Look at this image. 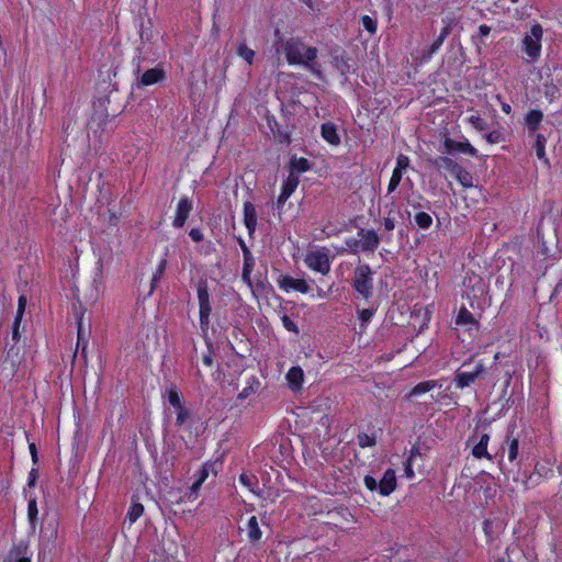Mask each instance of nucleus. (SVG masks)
Returning <instances> with one entry per match:
<instances>
[{
	"label": "nucleus",
	"instance_id": "obj_42",
	"mask_svg": "<svg viewBox=\"0 0 562 562\" xmlns=\"http://www.w3.org/2000/svg\"><path fill=\"white\" fill-rule=\"evenodd\" d=\"M409 165V159L407 156L405 155H398L397 159H396V167L394 170H398L400 173H403V171L405 169H407Z\"/></svg>",
	"mask_w": 562,
	"mask_h": 562
},
{
	"label": "nucleus",
	"instance_id": "obj_23",
	"mask_svg": "<svg viewBox=\"0 0 562 562\" xmlns=\"http://www.w3.org/2000/svg\"><path fill=\"white\" fill-rule=\"evenodd\" d=\"M432 165L437 168H443L451 172L452 175L456 172L458 167L460 166L458 162H456L453 159L447 157V156H440L435 158L432 161Z\"/></svg>",
	"mask_w": 562,
	"mask_h": 562
},
{
	"label": "nucleus",
	"instance_id": "obj_64",
	"mask_svg": "<svg viewBox=\"0 0 562 562\" xmlns=\"http://www.w3.org/2000/svg\"><path fill=\"white\" fill-rule=\"evenodd\" d=\"M502 109H503V111H504L505 113H507V114H508V113H510V110H512L510 105H509V104H507V103H504V104H503V106H502Z\"/></svg>",
	"mask_w": 562,
	"mask_h": 562
},
{
	"label": "nucleus",
	"instance_id": "obj_31",
	"mask_svg": "<svg viewBox=\"0 0 562 562\" xmlns=\"http://www.w3.org/2000/svg\"><path fill=\"white\" fill-rule=\"evenodd\" d=\"M144 513V506L140 503H134L127 512V518L131 524L135 522Z\"/></svg>",
	"mask_w": 562,
	"mask_h": 562
},
{
	"label": "nucleus",
	"instance_id": "obj_36",
	"mask_svg": "<svg viewBox=\"0 0 562 562\" xmlns=\"http://www.w3.org/2000/svg\"><path fill=\"white\" fill-rule=\"evenodd\" d=\"M37 515H38V509H37L36 499L32 498V499L29 501V504H27V516H29L30 522L33 526L35 525V521L37 519Z\"/></svg>",
	"mask_w": 562,
	"mask_h": 562
},
{
	"label": "nucleus",
	"instance_id": "obj_3",
	"mask_svg": "<svg viewBox=\"0 0 562 562\" xmlns=\"http://www.w3.org/2000/svg\"><path fill=\"white\" fill-rule=\"evenodd\" d=\"M471 362L472 359L470 361L463 362L461 369L456 372L454 383L457 387H468L484 374L485 367L482 361H477L472 370H465L471 364Z\"/></svg>",
	"mask_w": 562,
	"mask_h": 562
},
{
	"label": "nucleus",
	"instance_id": "obj_39",
	"mask_svg": "<svg viewBox=\"0 0 562 562\" xmlns=\"http://www.w3.org/2000/svg\"><path fill=\"white\" fill-rule=\"evenodd\" d=\"M361 23H362V26L371 34H375L376 33V22L370 18L369 15H363L361 18Z\"/></svg>",
	"mask_w": 562,
	"mask_h": 562
},
{
	"label": "nucleus",
	"instance_id": "obj_4",
	"mask_svg": "<svg viewBox=\"0 0 562 562\" xmlns=\"http://www.w3.org/2000/svg\"><path fill=\"white\" fill-rule=\"evenodd\" d=\"M199 312H200V326L202 331L206 333L210 325V315L212 312L209 286L206 280H200L196 285Z\"/></svg>",
	"mask_w": 562,
	"mask_h": 562
},
{
	"label": "nucleus",
	"instance_id": "obj_1",
	"mask_svg": "<svg viewBox=\"0 0 562 562\" xmlns=\"http://www.w3.org/2000/svg\"><path fill=\"white\" fill-rule=\"evenodd\" d=\"M285 58L291 65H302L318 78H322L321 65L315 63L317 48L306 46L297 38H290L283 45Z\"/></svg>",
	"mask_w": 562,
	"mask_h": 562
},
{
	"label": "nucleus",
	"instance_id": "obj_28",
	"mask_svg": "<svg viewBox=\"0 0 562 562\" xmlns=\"http://www.w3.org/2000/svg\"><path fill=\"white\" fill-rule=\"evenodd\" d=\"M237 55L245 59L248 65H251L255 57V52L249 48L245 43H239L237 46Z\"/></svg>",
	"mask_w": 562,
	"mask_h": 562
},
{
	"label": "nucleus",
	"instance_id": "obj_6",
	"mask_svg": "<svg viewBox=\"0 0 562 562\" xmlns=\"http://www.w3.org/2000/svg\"><path fill=\"white\" fill-rule=\"evenodd\" d=\"M305 263L310 269L323 276H326L330 270L329 258L325 250H316L307 254Z\"/></svg>",
	"mask_w": 562,
	"mask_h": 562
},
{
	"label": "nucleus",
	"instance_id": "obj_34",
	"mask_svg": "<svg viewBox=\"0 0 562 562\" xmlns=\"http://www.w3.org/2000/svg\"><path fill=\"white\" fill-rule=\"evenodd\" d=\"M456 323L458 325L474 324L475 319H474L472 313H470L465 307H462L459 311Z\"/></svg>",
	"mask_w": 562,
	"mask_h": 562
},
{
	"label": "nucleus",
	"instance_id": "obj_11",
	"mask_svg": "<svg viewBox=\"0 0 562 562\" xmlns=\"http://www.w3.org/2000/svg\"><path fill=\"white\" fill-rule=\"evenodd\" d=\"M299 182V176L294 175V172H290L286 180L283 182L282 191L278 198V207H281V205L284 204L285 201L291 196V194L295 191Z\"/></svg>",
	"mask_w": 562,
	"mask_h": 562
},
{
	"label": "nucleus",
	"instance_id": "obj_50",
	"mask_svg": "<svg viewBox=\"0 0 562 562\" xmlns=\"http://www.w3.org/2000/svg\"><path fill=\"white\" fill-rule=\"evenodd\" d=\"M210 468H211V465L204 464L203 468L200 470L199 477H198V480L200 482L203 483L206 480V477L209 476V473H210Z\"/></svg>",
	"mask_w": 562,
	"mask_h": 562
},
{
	"label": "nucleus",
	"instance_id": "obj_13",
	"mask_svg": "<svg viewBox=\"0 0 562 562\" xmlns=\"http://www.w3.org/2000/svg\"><path fill=\"white\" fill-rule=\"evenodd\" d=\"M360 237V247L362 250L374 251L380 243V238L373 229H360L358 233Z\"/></svg>",
	"mask_w": 562,
	"mask_h": 562
},
{
	"label": "nucleus",
	"instance_id": "obj_7",
	"mask_svg": "<svg viewBox=\"0 0 562 562\" xmlns=\"http://www.w3.org/2000/svg\"><path fill=\"white\" fill-rule=\"evenodd\" d=\"M22 361L20 348L11 346L7 350V355L2 362V371H7L8 375H13L16 372L19 364Z\"/></svg>",
	"mask_w": 562,
	"mask_h": 562
},
{
	"label": "nucleus",
	"instance_id": "obj_48",
	"mask_svg": "<svg viewBox=\"0 0 562 562\" xmlns=\"http://www.w3.org/2000/svg\"><path fill=\"white\" fill-rule=\"evenodd\" d=\"M373 315V310L364 308L359 312V319L362 324L368 323Z\"/></svg>",
	"mask_w": 562,
	"mask_h": 562
},
{
	"label": "nucleus",
	"instance_id": "obj_52",
	"mask_svg": "<svg viewBox=\"0 0 562 562\" xmlns=\"http://www.w3.org/2000/svg\"><path fill=\"white\" fill-rule=\"evenodd\" d=\"M283 321V325L284 327L288 329V330H292V331H295L297 333V327L296 325L288 317V316H283L282 318Z\"/></svg>",
	"mask_w": 562,
	"mask_h": 562
},
{
	"label": "nucleus",
	"instance_id": "obj_63",
	"mask_svg": "<svg viewBox=\"0 0 562 562\" xmlns=\"http://www.w3.org/2000/svg\"><path fill=\"white\" fill-rule=\"evenodd\" d=\"M415 456H420L418 448L412 450L411 457L408 459L412 461Z\"/></svg>",
	"mask_w": 562,
	"mask_h": 562
},
{
	"label": "nucleus",
	"instance_id": "obj_47",
	"mask_svg": "<svg viewBox=\"0 0 562 562\" xmlns=\"http://www.w3.org/2000/svg\"><path fill=\"white\" fill-rule=\"evenodd\" d=\"M336 68L341 72V75H346L349 71V64L344 58H335Z\"/></svg>",
	"mask_w": 562,
	"mask_h": 562
},
{
	"label": "nucleus",
	"instance_id": "obj_55",
	"mask_svg": "<svg viewBox=\"0 0 562 562\" xmlns=\"http://www.w3.org/2000/svg\"><path fill=\"white\" fill-rule=\"evenodd\" d=\"M239 482H240L243 485L247 486V487H250V485H251V479H250V476H248V475H247V474H245V473L240 474V476H239Z\"/></svg>",
	"mask_w": 562,
	"mask_h": 562
},
{
	"label": "nucleus",
	"instance_id": "obj_40",
	"mask_svg": "<svg viewBox=\"0 0 562 562\" xmlns=\"http://www.w3.org/2000/svg\"><path fill=\"white\" fill-rule=\"evenodd\" d=\"M469 123L476 128L477 131H484L487 128V123L480 115H471L469 117Z\"/></svg>",
	"mask_w": 562,
	"mask_h": 562
},
{
	"label": "nucleus",
	"instance_id": "obj_56",
	"mask_svg": "<svg viewBox=\"0 0 562 562\" xmlns=\"http://www.w3.org/2000/svg\"><path fill=\"white\" fill-rule=\"evenodd\" d=\"M384 227L386 231H393L395 228V222L393 218H384Z\"/></svg>",
	"mask_w": 562,
	"mask_h": 562
},
{
	"label": "nucleus",
	"instance_id": "obj_46",
	"mask_svg": "<svg viewBox=\"0 0 562 562\" xmlns=\"http://www.w3.org/2000/svg\"><path fill=\"white\" fill-rule=\"evenodd\" d=\"M21 321L22 318H14V322H13V326H12V339L14 341H19L20 338H21V335H20V325H21Z\"/></svg>",
	"mask_w": 562,
	"mask_h": 562
},
{
	"label": "nucleus",
	"instance_id": "obj_5",
	"mask_svg": "<svg viewBox=\"0 0 562 562\" xmlns=\"http://www.w3.org/2000/svg\"><path fill=\"white\" fill-rule=\"evenodd\" d=\"M542 35V26L533 24L522 40L524 50L531 60H536L540 56Z\"/></svg>",
	"mask_w": 562,
	"mask_h": 562
},
{
	"label": "nucleus",
	"instance_id": "obj_12",
	"mask_svg": "<svg viewBox=\"0 0 562 562\" xmlns=\"http://www.w3.org/2000/svg\"><path fill=\"white\" fill-rule=\"evenodd\" d=\"M165 78V71L162 68L155 67L146 70L138 79L137 88L150 86L161 81Z\"/></svg>",
	"mask_w": 562,
	"mask_h": 562
},
{
	"label": "nucleus",
	"instance_id": "obj_41",
	"mask_svg": "<svg viewBox=\"0 0 562 562\" xmlns=\"http://www.w3.org/2000/svg\"><path fill=\"white\" fill-rule=\"evenodd\" d=\"M403 173H400L398 170H393L392 177L389 182L387 193H392L398 187L402 180Z\"/></svg>",
	"mask_w": 562,
	"mask_h": 562
},
{
	"label": "nucleus",
	"instance_id": "obj_29",
	"mask_svg": "<svg viewBox=\"0 0 562 562\" xmlns=\"http://www.w3.org/2000/svg\"><path fill=\"white\" fill-rule=\"evenodd\" d=\"M505 443L508 448V459L509 461H514L518 456L519 441L517 438H510L509 436L506 438Z\"/></svg>",
	"mask_w": 562,
	"mask_h": 562
},
{
	"label": "nucleus",
	"instance_id": "obj_24",
	"mask_svg": "<svg viewBox=\"0 0 562 562\" xmlns=\"http://www.w3.org/2000/svg\"><path fill=\"white\" fill-rule=\"evenodd\" d=\"M521 559V550L517 544H514L506 549L505 555L498 558L497 562H520Z\"/></svg>",
	"mask_w": 562,
	"mask_h": 562
},
{
	"label": "nucleus",
	"instance_id": "obj_20",
	"mask_svg": "<svg viewBox=\"0 0 562 562\" xmlns=\"http://www.w3.org/2000/svg\"><path fill=\"white\" fill-rule=\"evenodd\" d=\"M323 138L331 145H339L340 137L337 134V128L333 123H324L321 127Z\"/></svg>",
	"mask_w": 562,
	"mask_h": 562
},
{
	"label": "nucleus",
	"instance_id": "obj_53",
	"mask_svg": "<svg viewBox=\"0 0 562 562\" xmlns=\"http://www.w3.org/2000/svg\"><path fill=\"white\" fill-rule=\"evenodd\" d=\"M202 484H203L202 482H200L199 480H196V481L191 485V487H190V494H189V497H192V496L196 497V495H198V491H199V488L201 487V485H202Z\"/></svg>",
	"mask_w": 562,
	"mask_h": 562
},
{
	"label": "nucleus",
	"instance_id": "obj_62",
	"mask_svg": "<svg viewBox=\"0 0 562 562\" xmlns=\"http://www.w3.org/2000/svg\"><path fill=\"white\" fill-rule=\"evenodd\" d=\"M405 472H406V475L409 476V477L414 475V472L412 470V461H411V459H408L407 462H406Z\"/></svg>",
	"mask_w": 562,
	"mask_h": 562
},
{
	"label": "nucleus",
	"instance_id": "obj_54",
	"mask_svg": "<svg viewBox=\"0 0 562 562\" xmlns=\"http://www.w3.org/2000/svg\"><path fill=\"white\" fill-rule=\"evenodd\" d=\"M77 323H78V344H77V347H78L81 342H83V346H82V352H85L87 341H83V337H82V333H81V325H82L81 319H78V322H77Z\"/></svg>",
	"mask_w": 562,
	"mask_h": 562
},
{
	"label": "nucleus",
	"instance_id": "obj_59",
	"mask_svg": "<svg viewBox=\"0 0 562 562\" xmlns=\"http://www.w3.org/2000/svg\"><path fill=\"white\" fill-rule=\"evenodd\" d=\"M491 32V27L485 25V24H482L480 27H479V34L481 36H487Z\"/></svg>",
	"mask_w": 562,
	"mask_h": 562
},
{
	"label": "nucleus",
	"instance_id": "obj_35",
	"mask_svg": "<svg viewBox=\"0 0 562 562\" xmlns=\"http://www.w3.org/2000/svg\"><path fill=\"white\" fill-rule=\"evenodd\" d=\"M546 143H547L546 137L542 134H537L535 147H536V155L539 159H546V151H544Z\"/></svg>",
	"mask_w": 562,
	"mask_h": 562
},
{
	"label": "nucleus",
	"instance_id": "obj_32",
	"mask_svg": "<svg viewBox=\"0 0 562 562\" xmlns=\"http://www.w3.org/2000/svg\"><path fill=\"white\" fill-rule=\"evenodd\" d=\"M252 267H254L252 259L246 257L245 260H244L241 279H243L244 282L247 283L248 286H251L250 274H251V271H252Z\"/></svg>",
	"mask_w": 562,
	"mask_h": 562
},
{
	"label": "nucleus",
	"instance_id": "obj_33",
	"mask_svg": "<svg viewBox=\"0 0 562 562\" xmlns=\"http://www.w3.org/2000/svg\"><path fill=\"white\" fill-rule=\"evenodd\" d=\"M166 267H167V260L164 258L160 260L155 273L153 274V278H151V288H150V292L154 291L156 284L159 282V280L161 279L165 270H166Z\"/></svg>",
	"mask_w": 562,
	"mask_h": 562
},
{
	"label": "nucleus",
	"instance_id": "obj_9",
	"mask_svg": "<svg viewBox=\"0 0 562 562\" xmlns=\"http://www.w3.org/2000/svg\"><path fill=\"white\" fill-rule=\"evenodd\" d=\"M279 286L284 291L289 292L290 290H294L301 293H307L311 288L307 282L303 279H294L290 276H282L278 280Z\"/></svg>",
	"mask_w": 562,
	"mask_h": 562
},
{
	"label": "nucleus",
	"instance_id": "obj_30",
	"mask_svg": "<svg viewBox=\"0 0 562 562\" xmlns=\"http://www.w3.org/2000/svg\"><path fill=\"white\" fill-rule=\"evenodd\" d=\"M414 220H415V223L418 225V227H420L423 229L429 228L432 224L431 216L426 212H418L415 215Z\"/></svg>",
	"mask_w": 562,
	"mask_h": 562
},
{
	"label": "nucleus",
	"instance_id": "obj_57",
	"mask_svg": "<svg viewBox=\"0 0 562 562\" xmlns=\"http://www.w3.org/2000/svg\"><path fill=\"white\" fill-rule=\"evenodd\" d=\"M29 448H30V452L32 456V461H33V463H36L37 462V450H36L35 443H33V442L30 443Z\"/></svg>",
	"mask_w": 562,
	"mask_h": 562
},
{
	"label": "nucleus",
	"instance_id": "obj_58",
	"mask_svg": "<svg viewBox=\"0 0 562 562\" xmlns=\"http://www.w3.org/2000/svg\"><path fill=\"white\" fill-rule=\"evenodd\" d=\"M202 361L205 366L211 367L213 364V358L211 351L203 356Z\"/></svg>",
	"mask_w": 562,
	"mask_h": 562
},
{
	"label": "nucleus",
	"instance_id": "obj_21",
	"mask_svg": "<svg viewBox=\"0 0 562 562\" xmlns=\"http://www.w3.org/2000/svg\"><path fill=\"white\" fill-rule=\"evenodd\" d=\"M247 536H248V540L251 543L260 541V539L262 537V532L259 528L257 518L255 516L250 517L247 522Z\"/></svg>",
	"mask_w": 562,
	"mask_h": 562
},
{
	"label": "nucleus",
	"instance_id": "obj_14",
	"mask_svg": "<svg viewBox=\"0 0 562 562\" xmlns=\"http://www.w3.org/2000/svg\"><path fill=\"white\" fill-rule=\"evenodd\" d=\"M445 26L442 27L439 36L434 41V43L430 45L428 50L424 53L423 58L424 59H430L431 56L440 48L445 40L448 37V35L451 33V20H443Z\"/></svg>",
	"mask_w": 562,
	"mask_h": 562
},
{
	"label": "nucleus",
	"instance_id": "obj_49",
	"mask_svg": "<svg viewBox=\"0 0 562 562\" xmlns=\"http://www.w3.org/2000/svg\"><path fill=\"white\" fill-rule=\"evenodd\" d=\"M364 485L370 491H374L379 487V483H376L375 479L370 475L364 476Z\"/></svg>",
	"mask_w": 562,
	"mask_h": 562
},
{
	"label": "nucleus",
	"instance_id": "obj_43",
	"mask_svg": "<svg viewBox=\"0 0 562 562\" xmlns=\"http://www.w3.org/2000/svg\"><path fill=\"white\" fill-rule=\"evenodd\" d=\"M176 409H177V412H178V413H177V420H176V423H177V425H178V426H181V425H183V424L188 420V418H189L190 414H189V412L183 407V405H182V406H180V407H178V408H176Z\"/></svg>",
	"mask_w": 562,
	"mask_h": 562
},
{
	"label": "nucleus",
	"instance_id": "obj_10",
	"mask_svg": "<svg viewBox=\"0 0 562 562\" xmlns=\"http://www.w3.org/2000/svg\"><path fill=\"white\" fill-rule=\"evenodd\" d=\"M192 211V202L189 198L183 196L179 200L176 216L172 222V225L177 228H180L184 225L187 218L189 217L190 212Z\"/></svg>",
	"mask_w": 562,
	"mask_h": 562
},
{
	"label": "nucleus",
	"instance_id": "obj_45",
	"mask_svg": "<svg viewBox=\"0 0 562 562\" xmlns=\"http://www.w3.org/2000/svg\"><path fill=\"white\" fill-rule=\"evenodd\" d=\"M26 306V296L21 295L18 301V311H16V318H22L25 312Z\"/></svg>",
	"mask_w": 562,
	"mask_h": 562
},
{
	"label": "nucleus",
	"instance_id": "obj_16",
	"mask_svg": "<svg viewBox=\"0 0 562 562\" xmlns=\"http://www.w3.org/2000/svg\"><path fill=\"white\" fill-rule=\"evenodd\" d=\"M244 223L249 235H251L257 227V213L255 205L251 202L244 203Z\"/></svg>",
	"mask_w": 562,
	"mask_h": 562
},
{
	"label": "nucleus",
	"instance_id": "obj_27",
	"mask_svg": "<svg viewBox=\"0 0 562 562\" xmlns=\"http://www.w3.org/2000/svg\"><path fill=\"white\" fill-rule=\"evenodd\" d=\"M310 167V161L306 158L292 159L290 172L299 176V173L307 171Z\"/></svg>",
	"mask_w": 562,
	"mask_h": 562
},
{
	"label": "nucleus",
	"instance_id": "obj_51",
	"mask_svg": "<svg viewBox=\"0 0 562 562\" xmlns=\"http://www.w3.org/2000/svg\"><path fill=\"white\" fill-rule=\"evenodd\" d=\"M189 235L196 243L203 240V234L199 228H192Z\"/></svg>",
	"mask_w": 562,
	"mask_h": 562
},
{
	"label": "nucleus",
	"instance_id": "obj_38",
	"mask_svg": "<svg viewBox=\"0 0 562 562\" xmlns=\"http://www.w3.org/2000/svg\"><path fill=\"white\" fill-rule=\"evenodd\" d=\"M167 395H168V401H169L170 405H172L175 408L182 406L181 397H180L178 391L176 390V387L169 389L167 391Z\"/></svg>",
	"mask_w": 562,
	"mask_h": 562
},
{
	"label": "nucleus",
	"instance_id": "obj_15",
	"mask_svg": "<svg viewBox=\"0 0 562 562\" xmlns=\"http://www.w3.org/2000/svg\"><path fill=\"white\" fill-rule=\"evenodd\" d=\"M396 487L395 471L389 469L384 472L383 477L379 482V492L383 496L390 495Z\"/></svg>",
	"mask_w": 562,
	"mask_h": 562
},
{
	"label": "nucleus",
	"instance_id": "obj_37",
	"mask_svg": "<svg viewBox=\"0 0 562 562\" xmlns=\"http://www.w3.org/2000/svg\"><path fill=\"white\" fill-rule=\"evenodd\" d=\"M376 440L374 436H370L368 434L361 432L358 435V445L361 448L373 447Z\"/></svg>",
	"mask_w": 562,
	"mask_h": 562
},
{
	"label": "nucleus",
	"instance_id": "obj_18",
	"mask_svg": "<svg viewBox=\"0 0 562 562\" xmlns=\"http://www.w3.org/2000/svg\"><path fill=\"white\" fill-rule=\"evenodd\" d=\"M488 441H490V436L487 434H483L480 437V440L472 449V454L476 459L486 458L488 460H492V456L487 451Z\"/></svg>",
	"mask_w": 562,
	"mask_h": 562
},
{
	"label": "nucleus",
	"instance_id": "obj_61",
	"mask_svg": "<svg viewBox=\"0 0 562 562\" xmlns=\"http://www.w3.org/2000/svg\"><path fill=\"white\" fill-rule=\"evenodd\" d=\"M36 475H37V474H36V470H34V469H33V470L30 472V476H29V486H34V484H35V480H36Z\"/></svg>",
	"mask_w": 562,
	"mask_h": 562
},
{
	"label": "nucleus",
	"instance_id": "obj_2",
	"mask_svg": "<svg viewBox=\"0 0 562 562\" xmlns=\"http://www.w3.org/2000/svg\"><path fill=\"white\" fill-rule=\"evenodd\" d=\"M372 274L373 271L369 265H360L353 272L352 286L366 300L372 296Z\"/></svg>",
	"mask_w": 562,
	"mask_h": 562
},
{
	"label": "nucleus",
	"instance_id": "obj_44",
	"mask_svg": "<svg viewBox=\"0 0 562 562\" xmlns=\"http://www.w3.org/2000/svg\"><path fill=\"white\" fill-rule=\"evenodd\" d=\"M485 138L490 144H498L504 140L503 134L498 131H493L486 134Z\"/></svg>",
	"mask_w": 562,
	"mask_h": 562
},
{
	"label": "nucleus",
	"instance_id": "obj_19",
	"mask_svg": "<svg viewBox=\"0 0 562 562\" xmlns=\"http://www.w3.org/2000/svg\"><path fill=\"white\" fill-rule=\"evenodd\" d=\"M286 380L292 390H300L304 381V373L300 367H292L286 373Z\"/></svg>",
	"mask_w": 562,
	"mask_h": 562
},
{
	"label": "nucleus",
	"instance_id": "obj_25",
	"mask_svg": "<svg viewBox=\"0 0 562 562\" xmlns=\"http://www.w3.org/2000/svg\"><path fill=\"white\" fill-rule=\"evenodd\" d=\"M456 179L460 182L463 188H472L473 187V177L472 175L465 170L462 166H459L456 172L453 173Z\"/></svg>",
	"mask_w": 562,
	"mask_h": 562
},
{
	"label": "nucleus",
	"instance_id": "obj_22",
	"mask_svg": "<svg viewBox=\"0 0 562 562\" xmlns=\"http://www.w3.org/2000/svg\"><path fill=\"white\" fill-rule=\"evenodd\" d=\"M543 114L539 110H531L527 113L525 121L528 130L530 132H535L538 130L541 121H542Z\"/></svg>",
	"mask_w": 562,
	"mask_h": 562
},
{
	"label": "nucleus",
	"instance_id": "obj_60",
	"mask_svg": "<svg viewBox=\"0 0 562 562\" xmlns=\"http://www.w3.org/2000/svg\"><path fill=\"white\" fill-rule=\"evenodd\" d=\"M254 392L251 386L245 387L238 395L239 398H246Z\"/></svg>",
	"mask_w": 562,
	"mask_h": 562
},
{
	"label": "nucleus",
	"instance_id": "obj_8",
	"mask_svg": "<svg viewBox=\"0 0 562 562\" xmlns=\"http://www.w3.org/2000/svg\"><path fill=\"white\" fill-rule=\"evenodd\" d=\"M445 151L447 154L462 153L468 154L472 157L477 156V150L469 142H457L449 137L443 140Z\"/></svg>",
	"mask_w": 562,
	"mask_h": 562
},
{
	"label": "nucleus",
	"instance_id": "obj_17",
	"mask_svg": "<svg viewBox=\"0 0 562 562\" xmlns=\"http://www.w3.org/2000/svg\"><path fill=\"white\" fill-rule=\"evenodd\" d=\"M4 562H31L27 555V546L20 543L14 547L8 554Z\"/></svg>",
	"mask_w": 562,
	"mask_h": 562
},
{
	"label": "nucleus",
	"instance_id": "obj_26",
	"mask_svg": "<svg viewBox=\"0 0 562 562\" xmlns=\"http://www.w3.org/2000/svg\"><path fill=\"white\" fill-rule=\"evenodd\" d=\"M436 386H437V381H435V380L420 382L414 386V389L409 392L408 396L412 397V396H417V395L427 393V392L431 391L432 389H435Z\"/></svg>",
	"mask_w": 562,
	"mask_h": 562
}]
</instances>
